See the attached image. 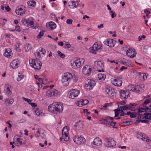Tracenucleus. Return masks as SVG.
Returning <instances> with one entry per match:
<instances>
[{"instance_id": "1", "label": "nucleus", "mask_w": 151, "mask_h": 151, "mask_svg": "<svg viewBox=\"0 0 151 151\" xmlns=\"http://www.w3.org/2000/svg\"><path fill=\"white\" fill-rule=\"evenodd\" d=\"M127 115H130L131 118H136L137 121L141 122L142 123H147L148 121L146 120H143L144 119H151V114H126Z\"/></svg>"}, {"instance_id": "2", "label": "nucleus", "mask_w": 151, "mask_h": 151, "mask_svg": "<svg viewBox=\"0 0 151 151\" xmlns=\"http://www.w3.org/2000/svg\"><path fill=\"white\" fill-rule=\"evenodd\" d=\"M63 104L60 102H55L50 104L48 107V109L51 112H56L61 113L63 110Z\"/></svg>"}, {"instance_id": "3", "label": "nucleus", "mask_w": 151, "mask_h": 151, "mask_svg": "<svg viewBox=\"0 0 151 151\" xmlns=\"http://www.w3.org/2000/svg\"><path fill=\"white\" fill-rule=\"evenodd\" d=\"M136 104L134 103H130V104L124 106H121L120 109H117L114 110V113H120L119 112L121 111V113H124L123 110H130L132 111H135V109L134 106H136Z\"/></svg>"}, {"instance_id": "4", "label": "nucleus", "mask_w": 151, "mask_h": 151, "mask_svg": "<svg viewBox=\"0 0 151 151\" xmlns=\"http://www.w3.org/2000/svg\"><path fill=\"white\" fill-rule=\"evenodd\" d=\"M73 76L71 73H65L62 76L61 82L64 86H67L73 78Z\"/></svg>"}, {"instance_id": "5", "label": "nucleus", "mask_w": 151, "mask_h": 151, "mask_svg": "<svg viewBox=\"0 0 151 151\" xmlns=\"http://www.w3.org/2000/svg\"><path fill=\"white\" fill-rule=\"evenodd\" d=\"M150 102V101L149 99H146L142 104L143 107L138 109V113L143 112H145V113H149V112H151V109L149 108L147 106H145Z\"/></svg>"}, {"instance_id": "6", "label": "nucleus", "mask_w": 151, "mask_h": 151, "mask_svg": "<svg viewBox=\"0 0 151 151\" xmlns=\"http://www.w3.org/2000/svg\"><path fill=\"white\" fill-rule=\"evenodd\" d=\"M14 143L17 146H20L22 144H24L26 142L25 138L21 136L14 137L13 139Z\"/></svg>"}, {"instance_id": "7", "label": "nucleus", "mask_w": 151, "mask_h": 151, "mask_svg": "<svg viewBox=\"0 0 151 151\" xmlns=\"http://www.w3.org/2000/svg\"><path fill=\"white\" fill-rule=\"evenodd\" d=\"M96 81L92 79H88L86 81L84 87L87 90H91L95 86Z\"/></svg>"}, {"instance_id": "8", "label": "nucleus", "mask_w": 151, "mask_h": 151, "mask_svg": "<svg viewBox=\"0 0 151 151\" xmlns=\"http://www.w3.org/2000/svg\"><path fill=\"white\" fill-rule=\"evenodd\" d=\"M84 61L85 60L83 59H77L71 63L72 66L74 69L79 68L84 63Z\"/></svg>"}, {"instance_id": "9", "label": "nucleus", "mask_w": 151, "mask_h": 151, "mask_svg": "<svg viewBox=\"0 0 151 151\" xmlns=\"http://www.w3.org/2000/svg\"><path fill=\"white\" fill-rule=\"evenodd\" d=\"M69 128L68 126H65L64 127L62 130V137L60 138V139L61 140L62 138L65 141H67L69 139L68 136V131Z\"/></svg>"}, {"instance_id": "10", "label": "nucleus", "mask_w": 151, "mask_h": 151, "mask_svg": "<svg viewBox=\"0 0 151 151\" xmlns=\"http://www.w3.org/2000/svg\"><path fill=\"white\" fill-rule=\"evenodd\" d=\"M30 65L34 68L39 70L41 69L42 65L41 63H38L37 60L35 59H32L29 60Z\"/></svg>"}, {"instance_id": "11", "label": "nucleus", "mask_w": 151, "mask_h": 151, "mask_svg": "<svg viewBox=\"0 0 151 151\" xmlns=\"http://www.w3.org/2000/svg\"><path fill=\"white\" fill-rule=\"evenodd\" d=\"M73 141L77 145L83 144L86 142L85 138L81 136H74Z\"/></svg>"}, {"instance_id": "12", "label": "nucleus", "mask_w": 151, "mask_h": 151, "mask_svg": "<svg viewBox=\"0 0 151 151\" xmlns=\"http://www.w3.org/2000/svg\"><path fill=\"white\" fill-rule=\"evenodd\" d=\"M106 145L109 147H113L116 145V142L112 138H106L104 139Z\"/></svg>"}, {"instance_id": "13", "label": "nucleus", "mask_w": 151, "mask_h": 151, "mask_svg": "<svg viewBox=\"0 0 151 151\" xmlns=\"http://www.w3.org/2000/svg\"><path fill=\"white\" fill-rule=\"evenodd\" d=\"M114 119H115L114 117L107 116L104 118L101 119L99 121L101 124L107 126L109 124L110 121L113 120Z\"/></svg>"}, {"instance_id": "14", "label": "nucleus", "mask_w": 151, "mask_h": 151, "mask_svg": "<svg viewBox=\"0 0 151 151\" xmlns=\"http://www.w3.org/2000/svg\"><path fill=\"white\" fill-rule=\"evenodd\" d=\"M105 91L108 95L111 97L115 96L116 92L115 89L110 87H106L105 88Z\"/></svg>"}, {"instance_id": "15", "label": "nucleus", "mask_w": 151, "mask_h": 151, "mask_svg": "<svg viewBox=\"0 0 151 151\" xmlns=\"http://www.w3.org/2000/svg\"><path fill=\"white\" fill-rule=\"evenodd\" d=\"M80 93L79 90L76 89H72L68 92V95L70 98L74 99L78 96Z\"/></svg>"}, {"instance_id": "16", "label": "nucleus", "mask_w": 151, "mask_h": 151, "mask_svg": "<svg viewBox=\"0 0 151 151\" xmlns=\"http://www.w3.org/2000/svg\"><path fill=\"white\" fill-rule=\"evenodd\" d=\"M94 65L98 69H100L98 70V71L99 72H104V65L103 62L101 61H96L94 62Z\"/></svg>"}, {"instance_id": "17", "label": "nucleus", "mask_w": 151, "mask_h": 151, "mask_svg": "<svg viewBox=\"0 0 151 151\" xmlns=\"http://www.w3.org/2000/svg\"><path fill=\"white\" fill-rule=\"evenodd\" d=\"M116 42L115 41H114L112 39H107L104 42V43L105 45L110 47H112L114 46Z\"/></svg>"}, {"instance_id": "18", "label": "nucleus", "mask_w": 151, "mask_h": 151, "mask_svg": "<svg viewBox=\"0 0 151 151\" xmlns=\"http://www.w3.org/2000/svg\"><path fill=\"white\" fill-rule=\"evenodd\" d=\"M102 47L100 45H99L97 43H95L93 45L91 50L90 52L94 54H96V51L101 50L102 49Z\"/></svg>"}, {"instance_id": "19", "label": "nucleus", "mask_w": 151, "mask_h": 151, "mask_svg": "<svg viewBox=\"0 0 151 151\" xmlns=\"http://www.w3.org/2000/svg\"><path fill=\"white\" fill-rule=\"evenodd\" d=\"M102 140L99 137L95 138L93 141L91 142L92 146L95 145L96 146H101L102 145Z\"/></svg>"}, {"instance_id": "20", "label": "nucleus", "mask_w": 151, "mask_h": 151, "mask_svg": "<svg viewBox=\"0 0 151 151\" xmlns=\"http://www.w3.org/2000/svg\"><path fill=\"white\" fill-rule=\"evenodd\" d=\"M126 55L130 58H133L136 56V53L132 48H129L127 51Z\"/></svg>"}, {"instance_id": "21", "label": "nucleus", "mask_w": 151, "mask_h": 151, "mask_svg": "<svg viewBox=\"0 0 151 151\" xmlns=\"http://www.w3.org/2000/svg\"><path fill=\"white\" fill-rule=\"evenodd\" d=\"M120 96L122 99H126L128 96H129V92L128 91H125L123 90H121L119 91Z\"/></svg>"}, {"instance_id": "22", "label": "nucleus", "mask_w": 151, "mask_h": 151, "mask_svg": "<svg viewBox=\"0 0 151 151\" xmlns=\"http://www.w3.org/2000/svg\"><path fill=\"white\" fill-rule=\"evenodd\" d=\"M79 1V0H73L70 1L69 5L70 8L73 9L76 8L78 6H79L78 3Z\"/></svg>"}, {"instance_id": "23", "label": "nucleus", "mask_w": 151, "mask_h": 151, "mask_svg": "<svg viewBox=\"0 0 151 151\" xmlns=\"http://www.w3.org/2000/svg\"><path fill=\"white\" fill-rule=\"evenodd\" d=\"M91 70L90 66L87 65L83 67L82 71L84 75L88 76L90 74Z\"/></svg>"}, {"instance_id": "24", "label": "nucleus", "mask_w": 151, "mask_h": 151, "mask_svg": "<svg viewBox=\"0 0 151 151\" xmlns=\"http://www.w3.org/2000/svg\"><path fill=\"white\" fill-rule=\"evenodd\" d=\"M47 29L49 30H52L56 28V24L52 22H50L47 23L46 25Z\"/></svg>"}, {"instance_id": "25", "label": "nucleus", "mask_w": 151, "mask_h": 151, "mask_svg": "<svg viewBox=\"0 0 151 151\" xmlns=\"http://www.w3.org/2000/svg\"><path fill=\"white\" fill-rule=\"evenodd\" d=\"M20 63V62L18 59L14 60L10 63V66L11 68L15 69L18 67V65Z\"/></svg>"}, {"instance_id": "26", "label": "nucleus", "mask_w": 151, "mask_h": 151, "mask_svg": "<svg viewBox=\"0 0 151 151\" xmlns=\"http://www.w3.org/2000/svg\"><path fill=\"white\" fill-rule=\"evenodd\" d=\"M59 94V93L56 89L52 90L51 91H48L47 92V95L50 97L56 96Z\"/></svg>"}, {"instance_id": "27", "label": "nucleus", "mask_w": 151, "mask_h": 151, "mask_svg": "<svg viewBox=\"0 0 151 151\" xmlns=\"http://www.w3.org/2000/svg\"><path fill=\"white\" fill-rule=\"evenodd\" d=\"M112 83L115 86L120 87L122 86V82L119 79H114L112 81Z\"/></svg>"}, {"instance_id": "28", "label": "nucleus", "mask_w": 151, "mask_h": 151, "mask_svg": "<svg viewBox=\"0 0 151 151\" xmlns=\"http://www.w3.org/2000/svg\"><path fill=\"white\" fill-rule=\"evenodd\" d=\"M12 55V53L11 50L9 48L5 50L4 54V56L9 58L11 57Z\"/></svg>"}, {"instance_id": "29", "label": "nucleus", "mask_w": 151, "mask_h": 151, "mask_svg": "<svg viewBox=\"0 0 151 151\" xmlns=\"http://www.w3.org/2000/svg\"><path fill=\"white\" fill-rule=\"evenodd\" d=\"M34 19L32 17H29L27 19V27H33L34 26Z\"/></svg>"}, {"instance_id": "30", "label": "nucleus", "mask_w": 151, "mask_h": 151, "mask_svg": "<svg viewBox=\"0 0 151 151\" xmlns=\"http://www.w3.org/2000/svg\"><path fill=\"white\" fill-rule=\"evenodd\" d=\"M14 101V99L12 98H7L5 99L4 104L6 106H10L13 103Z\"/></svg>"}, {"instance_id": "31", "label": "nucleus", "mask_w": 151, "mask_h": 151, "mask_svg": "<svg viewBox=\"0 0 151 151\" xmlns=\"http://www.w3.org/2000/svg\"><path fill=\"white\" fill-rule=\"evenodd\" d=\"M135 92H142L144 89V86L143 84L135 86Z\"/></svg>"}, {"instance_id": "32", "label": "nucleus", "mask_w": 151, "mask_h": 151, "mask_svg": "<svg viewBox=\"0 0 151 151\" xmlns=\"http://www.w3.org/2000/svg\"><path fill=\"white\" fill-rule=\"evenodd\" d=\"M15 12L18 15H22L24 14L25 13V9L21 8H18L16 10Z\"/></svg>"}, {"instance_id": "33", "label": "nucleus", "mask_w": 151, "mask_h": 151, "mask_svg": "<svg viewBox=\"0 0 151 151\" xmlns=\"http://www.w3.org/2000/svg\"><path fill=\"white\" fill-rule=\"evenodd\" d=\"M106 77V75L103 73L99 74L97 76L99 80H100L101 81L104 80L105 79Z\"/></svg>"}, {"instance_id": "34", "label": "nucleus", "mask_w": 151, "mask_h": 151, "mask_svg": "<svg viewBox=\"0 0 151 151\" xmlns=\"http://www.w3.org/2000/svg\"><path fill=\"white\" fill-rule=\"evenodd\" d=\"M28 6L30 7H35L36 5V2L34 1H30L27 2Z\"/></svg>"}, {"instance_id": "35", "label": "nucleus", "mask_w": 151, "mask_h": 151, "mask_svg": "<svg viewBox=\"0 0 151 151\" xmlns=\"http://www.w3.org/2000/svg\"><path fill=\"white\" fill-rule=\"evenodd\" d=\"M4 91L5 94L8 96H10L12 94V92L11 91L9 87H7L5 89Z\"/></svg>"}, {"instance_id": "36", "label": "nucleus", "mask_w": 151, "mask_h": 151, "mask_svg": "<svg viewBox=\"0 0 151 151\" xmlns=\"http://www.w3.org/2000/svg\"><path fill=\"white\" fill-rule=\"evenodd\" d=\"M24 47L25 51L27 52L31 50L32 49L31 45L29 43L25 45L24 46Z\"/></svg>"}, {"instance_id": "37", "label": "nucleus", "mask_w": 151, "mask_h": 151, "mask_svg": "<svg viewBox=\"0 0 151 151\" xmlns=\"http://www.w3.org/2000/svg\"><path fill=\"white\" fill-rule=\"evenodd\" d=\"M112 104L111 103H106L104 105L101 106V108H100L101 110H106V108L108 106H111Z\"/></svg>"}, {"instance_id": "38", "label": "nucleus", "mask_w": 151, "mask_h": 151, "mask_svg": "<svg viewBox=\"0 0 151 151\" xmlns=\"http://www.w3.org/2000/svg\"><path fill=\"white\" fill-rule=\"evenodd\" d=\"M75 126L76 127V129L79 130L82 127L83 125L81 123L79 122L78 124H76Z\"/></svg>"}, {"instance_id": "39", "label": "nucleus", "mask_w": 151, "mask_h": 151, "mask_svg": "<svg viewBox=\"0 0 151 151\" xmlns=\"http://www.w3.org/2000/svg\"><path fill=\"white\" fill-rule=\"evenodd\" d=\"M39 51L40 52L42 53V55L43 56H44L46 53L45 50L43 48H40L39 49Z\"/></svg>"}, {"instance_id": "40", "label": "nucleus", "mask_w": 151, "mask_h": 151, "mask_svg": "<svg viewBox=\"0 0 151 151\" xmlns=\"http://www.w3.org/2000/svg\"><path fill=\"white\" fill-rule=\"evenodd\" d=\"M23 75H22L20 73H19L18 74V78H17V81H20L23 78Z\"/></svg>"}, {"instance_id": "41", "label": "nucleus", "mask_w": 151, "mask_h": 151, "mask_svg": "<svg viewBox=\"0 0 151 151\" xmlns=\"http://www.w3.org/2000/svg\"><path fill=\"white\" fill-rule=\"evenodd\" d=\"M135 86L134 85H130L129 86V90L130 91L135 92Z\"/></svg>"}, {"instance_id": "42", "label": "nucleus", "mask_w": 151, "mask_h": 151, "mask_svg": "<svg viewBox=\"0 0 151 151\" xmlns=\"http://www.w3.org/2000/svg\"><path fill=\"white\" fill-rule=\"evenodd\" d=\"M44 34V31L42 30L41 31L37 36V38L38 39L40 38Z\"/></svg>"}, {"instance_id": "43", "label": "nucleus", "mask_w": 151, "mask_h": 151, "mask_svg": "<svg viewBox=\"0 0 151 151\" xmlns=\"http://www.w3.org/2000/svg\"><path fill=\"white\" fill-rule=\"evenodd\" d=\"M76 104L79 107H82L83 106L81 99L79 101H77L76 103Z\"/></svg>"}, {"instance_id": "44", "label": "nucleus", "mask_w": 151, "mask_h": 151, "mask_svg": "<svg viewBox=\"0 0 151 151\" xmlns=\"http://www.w3.org/2000/svg\"><path fill=\"white\" fill-rule=\"evenodd\" d=\"M81 101H82L83 105H87L89 102L88 100L86 99H82Z\"/></svg>"}, {"instance_id": "45", "label": "nucleus", "mask_w": 151, "mask_h": 151, "mask_svg": "<svg viewBox=\"0 0 151 151\" xmlns=\"http://www.w3.org/2000/svg\"><path fill=\"white\" fill-rule=\"evenodd\" d=\"M123 123L124 126H129L131 124L132 122L131 121H127L124 122Z\"/></svg>"}, {"instance_id": "46", "label": "nucleus", "mask_w": 151, "mask_h": 151, "mask_svg": "<svg viewBox=\"0 0 151 151\" xmlns=\"http://www.w3.org/2000/svg\"><path fill=\"white\" fill-rule=\"evenodd\" d=\"M21 22L24 25L27 26V19H22L21 20Z\"/></svg>"}, {"instance_id": "47", "label": "nucleus", "mask_w": 151, "mask_h": 151, "mask_svg": "<svg viewBox=\"0 0 151 151\" xmlns=\"http://www.w3.org/2000/svg\"><path fill=\"white\" fill-rule=\"evenodd\" d=\"M57 53L59 56L62 58H64L65 57V55L64 54L62 53L60 51H58Z\"/></svg>"}, {"instance_id": "48", "label": "nucleus", "mask_w": 151, "mask_h": 151, "mask_svg": "<svg viewBox=\"0 0 151 151\" xmlns=\"http://www.w3.org/2000/svg\"><path fill=\"white\" fill-rule=\"evenodd\" d=\"M73 20L70 19H68L66 20V22L67 24H71L73 22Z\"/></svg>"}, {"instance_id": "49", "label": "nucleus", "mask_w": 151, "mask_h": 151, "mask_svg": "<svg viewBox=\"0 0 151 151\" xmlns=\"http://www.w3.org/2000/svg\"><path fill=\"white\" fill-rule=\"evenodd\" d=\"M23 99L25 101H26L29 104H30V103L32 101L29 99L26 98H23Z\"/></svg>"}, {"instance_id": "50", "label": "nucleus", "mask_w": 151, "mask_h": 151, "mask_svg": "<svg viewBox=\"0 0 151 151\" xmlns=\"http://www.w3.org/2000/svg\"><path fill=\"white\" fill-rule=\"evenodd\" d=\"M116 124V123L115 122H111L110 121V123L109 124H110V126L113 127L114 128H116V127H115Z\"/></svg>"}, {"instance_id": "51", "label": "nucleus", "mask_w": 151, "mask_h": 151, "mask_svg": "<svg viewBox=\"0 0 151 151\" xmlns=\"http://www.w3.org/2000/svg\"><path fill=\"white\" fill-rule=\"evenodd\" d=\"M34 112L36 113H42V112L39 110L38 109H36L35 110H34Z\"/></svg>"}, {"instance_id": "52", "label": "nucleus", "mask_w": 151, "mask_h": 151, "mask_svg": "<svg viewBox=\"0 0 151 151\" xmlns=\"http://www.w3.org/2000/svg\"><path fill=\"white\" fill-rule=\"evenodd\" d=\"M119 0H110L111 2L113 4H116L119 1Z\"/></svg>"}, {"instance_id": "53", "label": "nucleus", "mask_w": 151, "mask_h": 151, "mask_svg": "<svg viewBox=\"0 0 151 151\" xmlns=\"http://www.w3.org/2000/svg\"><path fill=\"white\" fill-rule=\"evenodd\" d=\"M146 37L144 35H143L142 37H140V36H139L138 37V40L139 41H141L142 38H145Z\"/></svg>"}, {"instance_id": "54", "label": "nucleus", "mask_w": 151, "mask_h": 151, "mask_svg": "<svg viewBox=\"0 0 151 151\" xmlns=\"http://www.w3.org/2000/svg\"><path fill=\"white\" fill-rule=\"evenodd\" d=\"M36 54L37 55V56L39 57V58H41V57L43 56L42 55H41L40 54V52L39 51L37 52Z\"/></svg>"}, {"instance_id": "55", "label": "nucleus", "mask_w": 151, "mask_h": 151, "mask_svg": "<svg viewBox=\"0 0 151 151\" xmlns=\"http://www.w3.org/2000/svg\"><path fill=\"white\" fill-rule=\"evenodd\" d=\"M4 37L5 38H10V36H11V35H10L9 34H5L4 35Z\"/></svg>"}, {"instance_id": "56", "label": "nucleus", "mask_w": 151, "mask_h": 151, "mask_svg": "<svg viewBox=\"0 0 151 151\" xmlns=\"http://www.w3.org/2000/svg\"><path fill=\"white\" fill-rule=\"evenodd\" d=\"M143 134L141 132L139 133L137 135V137H138L142 138V137L143 136Z\"/></svg>"}, {"instance_id": "57", "label": "nucleus", "mask_w": 151, "mask_h": 151, "mask_svg": "<svg viewBox=\"0 0 151 151\" xmlns=\"http://www.w3.org/2000/svg\"><path fill=\"white\" fill-rule=\"evenodd\" d=\"M15 30L18 32L20 31V27L19 26H17L15 27Z\"/></svg>"}, {"instance_id": "58", "label": "nucleus", "mask_w": 151, "mask_h": 151, "mask_svg": "<svg viewBox=\"0 0 151 151\" xmlns=\"http://www.w3.org/2000/svg\"><path fill=\"white\" fill-rule=\"evenodd\" d=\"M32 107H36L37 106V104L34 103H31L30 104Z\"/></svg>"}, {"instance_id": "59", "label": "nucleus", "mask_w": 151, "mask_h": 151, "mask_svg": "<svg viewBox=\"0 0 151 151\" xmlns=\"http://www.w3.org/2000/svg\"><path fill=\"white\" fill-rule=\"evenodd\" d=\"M127 68L126 67H125L124 66H122V67L120 68L119 70L121 71H122V70H123L124 69H127Z\"/></svg>"}, {"instance_id": "60", "label": "nucleus", "mask_w": 151, "mask_h": 151, "mask_svg": "<svg viewBox=\"0 0 151 151\" xmlns=\"http://www.w3.org/2000/svg\"><path fill=\"white\" fill-rule=\"evenodd\" d=\"M65 45L66 46H67V47L68 48H70L71 47L70 44L68 42L66 43Z\"/></svg>"}, {"instance_id": "61", "label": "nucleus", "mask_w": 151, "mask_h": 151, "mask_svg": "<svg viewBox=\"0 0 151 151\" xmlns=\"http://www.w3.org/2000/svg\"><path fill=\"white\" fill-rule=\"evenodd\" d=\"M116 16V14L114 12L112 13L111 14V17L112 18H114V17Z\"/></svg>"}, {"instance_id": "62", "label": "nucleus", "mask_w": 151, "mask_h": 151, "mask_svg": "<svg viewBox=\"0 0 151 151\" xmlns=\"http://www.w3.org/2000/svg\"><path fill=\"white\" fill-rule=\"evenodd\" d=\"M5 9H6V10L7 12H9L10 10L11 9L9 7V6H7V7H5Z\"/></svg>"}, {"instance_id": "63", "label": "nucleus", "mask_w": 151, "mask_h": 151, "mask_svg": "<svg viewBox=\"0 0 151 151\" xmlns=\"http://www.w3.org/2000/svg\"><path fill=\"white\" fill-rule=\"evenodd\" d=\"M24 134L26 135H28V131L26 129H25L24 131Z\"/></svg>"}, {"instance_id": "64", "label": "nucleus", "mask_w": 151, "mask_h": 151, "mask_svg": "<svg viewBox=\"0 0 151 151\" xmlns=\"http://www.w3.org/2000/svg\"><path fill=\"white\" fill-rule=\"evenodd\" d=\"M144 12L146 14H149L150 13V11L148 10L147 9H146L144 11Z\"/></svg>"}]
</instances>
